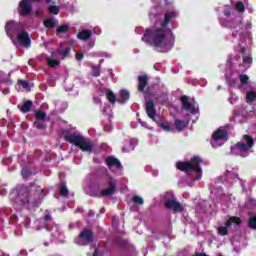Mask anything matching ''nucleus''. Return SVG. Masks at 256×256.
<instances>
[{"mask_svg": "<svg viewBox=\"0 0 256 256\" xmlns=\"http://www.w3.org/2000/svg\"><path fill=\"white\" fill-rule=\"evenodd\" d=\"M44 221H51V214H45Z\"/></svg>", "mask_w": 256, "mask_h": 256, "instance_id": "c03bdc74", "label": "nucleus"}, {"mask_svg": "<svg viewBox=\"0 0 256 256\" xmlns=\"http://www.w3.org/2000/svg\"><path fill=\"white\" fill-rule=\"evenodd\" d=\"M243 63L251 65V63H253V58L251 56H243Z\"/></svg>", "mask_w": 256, "mask_h": 256, "instance_id": "ea45409f", "label": "nucleus"}, {"mask_svg": "<svg viewBox=\"0 0 256 256\" xmlns=\"http://www.w3.org/2000/svg\"><path fill=\"white\" fill-rule=\"evenodd\" d=\"M164 207L173 211V213H183L185 211L183 204L179 203L175 198L167 199L164 202Z\"/></svg>", "mask_w": 256, "mask_h": 256, "instance_id": "0eeeda50", "label": "nucleus"}, {"mask_svg": "<svg viewBox=\"0 0 256 256\" xmlns=\"http://www.w3.org/2000/svg\"><path fill=\"white\" fill-rule=\"evenodd\" d=\"M48 67L55 69V67H59L61 65V61L53 58H46Z\"/></svg>", "mask_w": 256, "mask_h": 256, "instance_id": "a878e982", "label": "nucleus"}, {"mask_svg": "<svg viewBox=\"0 0 256 256\" xmlns=\"http://www.w3.org/2000/svg\"><path fill=\"white\" fill-rule=\"evenodd\" d=\"M142 41L155 49H163L167 36L164 28H147L142 36Z\"/></svg>", "mask_w": 256, "mask_h": 256, "instance_id": "7ed1b4c3", "label": "nucleus"}, {"mask_svg": "<svg viewBox=\"0 0 256 256\" xmlns=\"http://www.w3.org/2000/svg\"><path fill=\"white\" fill-rule=\"evenodd\" d=\"M174 127L179 133H181V131H183L185 127H187V124L181 119H176L174 121Z\"/></svg>", "mask_w": 256, "mask_h": 256, "instance_id": "4be33fe9", "label": "nucleus"}, {"mask_svg": "<svg viewBox=\"0 0 256 256\" xmlns=\"http://www.w3.org/2000/svg\"><path fill=\"white\" fill-rule=\"evenodd\" d=\"M101 76V66H92V77Z\"/></svg>", "mask_w": 256, "mask_h": 256, "instance_id": "2f4dec72", "label": "nucleus"}, {"mask_svg": "<svg viewBox=\"0 0 256 256\" xmlns=\"http://www.w3.org/2000/svg\"><path fill=\"white\" fill-rule=\"evenodd\" d=\"M233 223H235V225H237L239 227L241 225V223H243V221L241 220V218H239L237 216H232L226 221V223H225L226 226H220L218 228V233L222 237H225V235H229V229H227V227H231V225H233Z\"/></svg>", "mask_w": 256, "mask_h": 256, "instance_id": "423d86ee", "label": "nucleus"}, {"mask_svg": "<svg viewBox=\"0 0 256 256\" xmlns=\"http://www.w3.org/2000/svg\"><path fill=\"white\" fill-rule=\"evenodd\" d=\"M165 3H166V5H169V2H167V0H165Z\"/></svg>", "mask_w": 256, "mask_h": 256, "instance_id": "3c124183", "label": "nucleus"}, {"mask_svg": "<svg viewBox=\"0 0 256 256\" xmlns=\"http://www.w3.org/2000/svg\"><path fill=\"white\" fill-rule=\"evenodd\" d=\"M238 33H239V30H234L232 32V37L235 39L237 37Z\"/></svg>", "mask_w": 256, "mask_h": 256, "instance_id": "a18cd8bd", "label": "nucleus"}, {"mask_svg": "<svg viewBox=\"0 0 256 256\" xmlns=\"http://www.w3.org/2000/svg\"><path fill=\"white\" fill-rule=\"evenodd\" d=\"M31 11H33V6L27 1L22 0L18 4V14L20 17H29L31 15Z\"/></svg>", "mask_w": 256, "mask_h": 256, "instance_id": "1a4fd4ad", "label": "nucleus"}, {"mask_svg": "<svg viewBox=\"0 0 256 256\" xmlns=\"http://www.w3.org/2000/svg\"><path fill=\"white\" fill-rule=\"evenodd\" d=\"M22 29L23 24L14 20L8 21L5 25V31L8 37H13V33H16V31H23Z\"/></svg>", "mask_w": 256, "mask_h": 256, "instance_id": "6e6552de", "label": "nucleus"}, {"mask_svg": "<svg viewBox=\"0 0 256 256\" xmlns=\"http://www.w3.org/2000/svg\"><path fill=\"white\" fill-rule=\"evenodd\" d=\"M106 165H108L109 167H117V169H121L123 167L121 165V161L113 156H108L106 158Z\"/></svg>", "mask_w": 256, "mask_h": 256, "instance_id": "a211bd4d", "label": "nucleus"}, {"mask_svg": "<svg viewBox=\"0 0 256 256\" xmlns=\"http://www.w3.org/2000/svg\"><path fill=\"white\" fill-rule=\"evenodd\" d=\"M35 117H36V120L43 121L45 117H47V113L45 111H36Z\"/></svg>", "mask_w": 256, "mask_h": 256, "instance_id": "f704fd0d", "label": "nucleus"}, {"mask_svg": "<svg viewBox=\"0 0 256 256\" xmlns=\"http://www.w3.org/2000/svg\"><path fill=\"white\" fill-rule=\"evenodd\" d=\"M248 227L250 229H254V231H256V215L249 218Z\"/></svg>", "mask_w": 256, "mask_h": 256, "instance_id": "72a5a7b5", "label": "nucleus"}, {"mask_svg": "<svg viewBox=\"0 0 256 256\" xmlns=\"http://www.w3.org/2000/svg\"><path fill=\"white\" fill-rule=\"evenodd\" d=\"M25 173H27L26 171H23L22 174L25 175Z\"/></svg>", "mask_w": 256, "mask_h": 256, "instance_id": "603ef678", "label": "nucleus"}, {"mask_svg": "<svg viewBox=\"0 0 256 256\" xmlns=\"http://www.w3.org/2000/svg\"><path fill=\"white\" fill-rule=\"evenodd\" d=\"M236 11H238V13H244L245 12V4H243V2L238 1L236 3Z\"/></svg>", "mask_w": 256, "mask_h": 256, "instance_id": "c9c22d12", "label": "nucleus"}, {"mask_svg": "<svg viewBox=\"0 0 256 256\" xmlns=\"http://www.w3.org/2000/svg\"><path fill=\"white\" fill-rule=\"evenodd\" d=\"M246 101L248 103H253V101H256V92L255 91H249L246 93Z\"/></svg>", "mask_w": 256, "mask_h": 256, "instance_id": "c85d7f7f", "label": "nucleus"}, {"mask_svg": "<svg viewBox=\"0 0 256 256\" xmlns=\"http://www.w3.org/2000/svg\"><path fill=\"white\" fill-rule=\"evenodd\" d=\"M103 254V250H100L99 248H96L93 252V256H103Z\"/></svg>", "mask_w": 256, "mask_h": 256, "instance_id": "a19ab883", "label": "nucleus"}, {"mask_svg": "<svg viewBox=\"0 0 256 256\" xmlns=\"http://www.w3.org/2000/svg\"><path fill=\"white\" fill-rule=\"evenodd\" d=\"M48 11L51 15H59V6L52 5L48 8Z\"/></svg>", "mask_w": 256, "mask_h": 256, "instance_id": "4c0bfd02", "label": "nucleus"}, {"mask_svg": "<svg viewBox=\"0 0 256 256\" xmlns=\"http://www.w3.org/2000/svg\"><path fill=\"white\" fill-rule=\"evenodd\" d=\"M145 111L148 117L152 119V121H157L155 120V117L157 115V110H155V102H153V100L146 102Z\"/></svg>", "mask_w": 256, "mask_h": 256, "instance_id": "4468645a", "label": "nucleus"}, {"mask_svg": "<svg viewBox=\"0 0 256 256\" xmlns=\"http://www.w3.org/2000/svg\"><path fill=\"white\" fill-rule=\"evenodd\" d=\"M117 189V184L113 181L108 182V188L102 189L98 197H109L115 193Z\"/></svg>", "mask_w": 256, "mask_h": 256, "instance_id": "ddd939ff", "label": "nucleus"}, {"mask_svg": "<svg viewBox=\"0 0 256 256\" xmlns=\"http://www.w3.org/2000/svg\"><path fill=\"white\" fill-rule=\"evenodd\" d=\"M17 84L23 89H29V87H31V84L27 80H18Z\"/></svg>", "mask_w": 256, "mask_h": 256, "instance_id": "e433bc0d", "label": "nucleus"}, {"mask_svg": "<svg viewBox=\"0 0 256 256\" xmlns=\"http://www.w3.org/2000/svg\"><path fill=\"white\" fill-rule=\"evenodd\" d=\"M158 127H160V129H163V131H166L167 133L171 132V133H175V130L173 128H171V126H169V123H163V122H158L156 121Z\"/></svg>", "mask_w": 256, "mask_h": 256, "instance_id": "5701e85b", "label": "nucleus"}, {"mask_svg": "<svg viewBox=\"0 0 256 256\" xmlns=\"http://www.w3.org/2000/svg\"><path fill=\"white\" fill-rule=\"evenodd\" d=\"M27 1L31 5V3H40L41 0H27Z\"/></svg>", "mask_w": 256, "mask_h": 256, "instance_id": "49530a36", "label": "nucleus"}, {"mask_svg": "<svg viewBox=\"0 0 256 256\" xmlns=\"http://www.w3.org/2000/svg\"><path fill=\"white\" fill-rule=\"evenodd\" d=\"M132 201H133V203H135V205H144V203H145V200L139 195H135L132 198Z\"/></svg>", "mask_w": 256, "mask_h": 256, "instance_id": "473e14b6", "label": "nucleus"}, {"mask_svg": "<svg viewBox=\"0 0 256 256\" xmlns=\"http://www.w3.org/2000/svg\"><path fill=\"white\" fill-rule=\"evenodd\" d=\"M59 193H60L61 197L69 196V189L67 188V182H60Z\"/></svg>", "mask_w": 256, "mask_h": 256, "instance_id": "aec40b11", "label": "nucleus"}, {"mask_svg": "<svg viewBox=\"0 0 256 256\" xmlns=\"http://www.w3.org/2000/svg\"><path fill=\"white\" fill-rule=\"evenodd\" d=\"M79 238L86 243H93L95 241V235L93 230L91 229H84L79 233Z\"/></svg>", "mask_w": 256, "mask_h": 256, "instance_id": "f8f14e48", "label": "nucleus"}, {"mask_svg": "<svg viewBox=\"0 0 256 256\" xmlns=\"http://www.w3.org/2000/svg\"><path fill=\"white\" fill-rule=\"evenodd\" d=\"M239 79H240L241 85H247V83H249V76L245 74H240Z\"/></svg>", "mask_w": 256, "mask_h": 256, "instance_id": "58836bf2", "label": "nucleus"}, {"mask_svg": "<svg viewBox=\"0 0 256 256\" xmlns=\"http://www.w3.org/2000/svg\"><path fill=\"white\" fill-rule=\"evenodd\" d=\"M43 195V188L41 186H22L18 189L16 203L24 209H35L41 205V196Z\"/></svg>", "mask_w": 256, "mask_h": 256, "instance_id": "f257e3e1", "label": "nucleus"}, {"mask_svg": "<svg viewBox=\"0 0 256 256\" xmlns=\"http://www.w3.org/2000/svg\"><path fill=\"white\" fill-rule=\"evenodd\" d=\"M106 98L109 101V103H115L117 101V96L115 95V93H113V91L111 90H106Z\"/></svg>", "mask_w": 256, "mask_h": 256, "instance_id": "cd10ccee", "label": "nucleus"}, {"mask_svg": "<svg viewBox=\"0 0 256 256\" xmlns=\"http://www.w3.org/2000/svg\"><path fill=\"white\" fill-rule=\"evenodd\" d=\"M119 95H120L121 103H127V101H129V97H130L129 91L120 90Z\"/></svg>", "mask_w": 256, "mask_h": 256, "instance_id": "bb28decb", "label": "nucleus"}, {"mask_svg": "<svg viewBox=\"0 0 256 256\" xmlns=\"http://www.w3.org/2000/svg\"><path fill=\"white\" fill-rule=\"evenodd\" d=\"M17 41L21 45V47H25L26 49H29L31 47V36L29 35V32L25 30H20L17 35Z\"/></svg>", "mask_w": 256, "mask_h": 256, "instance_id": "9d476101", "label": "nucleus"}, {"mask_svg": "<svg viewBox=\"0 0 256 256\" xmlns=\"http://www.w3.org/2000/svg\"><path fill=\"white\" fill-rule=\"evenodd\" d=\"M228 137H229V132H227V130H223L221 128L217 129L212 134V139L214 141H221L223 139L227 140Z\"/></svg>", "mask_w": 256, "mask_h": 256, "instance_id": "dca6fc26", "label": "nucleus"}, {"mask_svg": "<svg viewBox=\"0 0 256 256\" xmlns=\"http://www.w3.org/2000/svg\"><path fill=\"white\" fill-rule=\"evenodd\" d=\"M69 29H71L69 24L60 25L56 29V35H61V34L69 33Z\"/></svg>", "mask_w": 256, "mask_h": 256, "instance_id": "b1692460", "label": "nucleus"}, {"mask_svg": "<svg viewBox=\"0 0 256 256\" xmlns=\"http://www.w3.org/2000/svg\"><path fill=\"white\" fill-rule=\"evenodd\" d=\"M75 57H76V60H77V61H83L84 55H83L82 52H77L76 55H75Z\"/></svg>", "mask_w": 256, "mask_h": 256, "instance_id": "79ce46f5", "label": "nucleus"}, {"mask_svg": "<svg viewBox=\"0 0 256 256\" xmlns=\"http://www.w3.org/2000/svg\"><path fill=\"white\" fill-rule=\"evenodd\" d=\"M103 61H105V60L101 59V60L99 61V63H103Z\"/></svg>", "mask_w": 256, "mask_h": 256, "instance_id": "8fccbe9b", "label": "nucleus"}, {"mask_svg": "<svg viewBox=\"0 0 256 256\" xmlns=\"http://www.w3.org/2000/svg\"><path fill=\"white\" fill-rule=\"evenodd\" d=\"M62 137L67 143L78 147L83 153L93 152V143L83 135L64 129L62 130Z\"/></svg>", "mask_w": 256, "mask_h": 256, "instance_id": "f03ea898", "label": "nucleus"}, {"mask_svg": "<svg viewBox=\"0 0 256 256\" xmlns=\"http://www.w3.org/2000/svg\"><path fill=\"white\" fill-rule=\"evenodd\" d=\"M18 107L20 108V111H22V113H29V111H31V107H33V101L27 100L23 103L22 106Z\"/></svg>", "mask_w": 256, "mask_h": 256, "instance_id": "412c9836", "label": "nucleus"}, {"mask_svg": "<svg viewBox=\"0 0 256 256\" xmlns=\"http://www.w3.org/2000/svg\"><path fill=\"white\" fill-rule=\"evenodd\" d=\"M237 27L239 28V29H243V25L242 24H237L236 26H230V29H237Z\"/></svg>", "mask_w": 256, "mask_h": 256, "instance_id": "37998d69", "label": "nucleus"}, {"mask_svg": "<svg viewBox=\"0 0 256 256\" xmlns=\"http://www.w3.org/2000/svg\"><path fill=\"white\" fill-rule=\"evenodd\" d=\"M224 15H225L226 17H229V15H231V12H230V11H225V12H224Z\"/></svg>", "mask_w": 256, "mask_h": 256, "instance_id": "09e8293b", "label": "nucleus"}, {"mask_svg": "<svg viewBox=\"0 0 256 256\" xmlns=\"http://www.w3.org/2000/svg\"><path fill=\"white\" fill-rule=\"evenodd\" d=\"M173 19H177V12H175V11L165 12L164 20L161 23V27L163 29H165V27H167V25H169V23H171V21H173Z\"/></svg>", "mask_w": 256, "mask_h": 256, "instance_id": "2eb2a0df", "label": "nucleus"}, {"mask_svg": "<svg viewBox=\"0 0 256 256\" xmlns=\"http://www.w3.org/2000/svg\"><path fill=\"white\" fill-rule=\"evenodd\" d=\"M201 163L203 159L199 156L192 157L189 161L176 162V169L182 171V173H197L194 181H199L203 177V169H201Z\"/></svg>", "mask_w": 256, "mask_h": 256, "instance_id": "20e7f679", "label": "nucleus"}, {"mask_svg": "<svg viewBox=\"0 0 256 256\" xmlns=\"http://www.w3.org/2000/svg\"><path fill=\"white\" fill-rule=\"evenodd\" d=\"M180 101L186 111H189L190 113H192V115H195V113H197V108H195V104L190 103L188 96L183 95L182 97H180Z\"/></svg>", "mask_w": 256, "mask_h": 256, "instance_id": "9b49d317", "label": "nucleus"}, {"mask_svg": "<svg viewBox=\"0 0 256 256\" xmlns=\"http://www.w3.org/2000/svg\"><path fill=\"white\" fill-rule=\"evenodd\" d=\"M44 27H46V29H54L55 25H57V21L53 18H48L46 20H44Z\"/></svg>", "mask_w": 256, "mask_h": 256, "instance_id": "393cba45", "label": "nucleus"}, {"mask_svg": "<svg viewBox=\"0 0 256 256\" xmlns=\"http://www.w3.org/2000/svg\"><path fill=\"white\" fill-rule=\"evenodd\" d=\"M244 141L237 142L235 148L239 151L240 157H248L249 151L255 147V138L253 136L245 134L243 136Z\"/></svg>", "mask_w": 256, "mask_h": 256, "instance_id": "39448f33", "label": "nucleus"}, {"mask_svg": "<svg viewBox=\"0 0 256 256\" xmlns=\"http://www.w3.org/2000/svg\"><path fill=\"white\" fill-rule=\"evenodd\" d=\"M245 51H247V48L245 46L240 49V53L242 54L245 53Z\"/></svg>", "mask_w": 256, "mask_h": 256, "instance_id": "de8ad7c7", "label": "nucleus"}, {"mask_svg": "<svg viewBox=\"0 0 256 256\" xmlns=\"http://www.w3.org/2000/svg\"><path fill=\"white\" fill-rule=\"evenodd\" d=\"M92 35L93 32H91V30H82L81 32H78L77 39H80L81 41H88V39H91Z\"/></svg>", "mask_w": 256, "mask_h": 256, "instance_id": "6ab92c4d", "label": "nucleus"}, {"mask_svg": "<svg viewBox=\"0 0 256 256\" xmlns=\"http://www.w3.org/2000/svg\"><path fill=\"white\" fill-rule=\"evenodd\" d=\"M57 53L58 55H62L63 59H65V57H69V54L71 53V47H67L64 50H58Z\"/></svg>", "mask_w": 256, "mask_h": 256, "instance_id": "7c9ffc66", "label": "nucleus"}, {"mask_svg": "<svg viewBox=\"0 0 256 256\" xmlns=\"http://www.w3.org/2000/svg\"><path fill=\"white\" fill-rule=\"evenodd\" d=\"M34 127H36V129L43 130L47 127V124H45L44 120H36L34 122Z\"/></svg>", "mask_w": 256, "mask_h": 256, "instance_id": "c756f323", "label": "nucleus"}, {"mask_svg": "<svg viewBox=\"0 0 256 256\" xmlns=\"http://www.w3.org/2000/svg\"><path fill=\"white\" fill-rule=\"evenodd\" d=\"M149 85V78L146 74L138 76V91L143 93L145 91V87Z\"/></svg>", "mask_w": 256, "mask_h": 256, "instance_id": "f3484780", "label": "nucleus"}]
</instances>
